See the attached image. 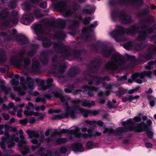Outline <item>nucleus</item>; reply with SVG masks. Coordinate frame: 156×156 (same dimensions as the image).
Wrapping results in <instances>:
<instances>
[{
	"mask_svg": "<svg viewBox=\"0 0 156 156\" xmlns=\"http://www.w3.org/2000/svg\"><path fill=\"white\" fill-rule=\"evenodd\" d=\"M156 54V45H153L150 47L146 54H140L139 55V60L144 63V60H149L152 59L154 55Z\"/></svg>",
	"mask_w": 156,
	"mask_h": 156,
	"instance_id": "obj_5",
	"label": "nucleus"
},
{
	"mask_svg": "<svg viewBox=\"0 0 156 156\" xmlns=\"http://www.w3.org/2000/svg\"><path fill=\"white\" fill-rule=\"evenodd\" d=\"M67 140V139L66 138H58L56 140L55 144L56 145H59L61 144H64Z\"/></svg>",
	"mask_w": 156,
	"mask_h": 156,
	"instance_id": "obj_34",
	"label": "nucleus"
},
{
	"mask_svg": "<svg viewBox=\"0 0 156 156\" xmlns=\"http://www.w3.org/2000/svg\"><path fill=\"white\" fill-rule=\"evenodd\" d=\"M147 23L146 21L144 20L140 22L139 26L135 25L127 29H125L124 27L119 25H116L115 29L109 32L107 34L108 37L111 38L116 39L120 38L125 33L128 34H133L136 32V30L139 28H143L145 27V25Z\"/></svg>",
	"mask_w": 156,
	"mask_h": 156,
	"instance_id": "obj_2",
	"label": "nucleus"
},
{
	"mask_svg": "<svg viewBox=\"0 0 156 156\" xmlns=\"http://www.w3.org/2000/svg\"><path fill=\"white\" fill-rule=\"evenodd\" d=\"M56 8L62 12H65V16H68L70 13L69 11L66 10L67 8L66 3L65 2H60L57 3L55 5Z\"/></svg>",
	"mask_w": 156,
	"mask_h": 156,
	"instance_id": "obj_10",
	"label": "nucleus"
},
{
	"mask_svg": "<svg viewBox=\"0 0 156 156\" xmlns=\"http://www.w3.org/2000/svg\"><path fill=\"white\" fill-rule=\"evenodd\" d=\"M48 92L53 95L54 97L59 98L61 101L63 103H65L66 101L68 100L66 98L63 96V91L61 90L50 89Z\"/></svg>",
	"mask_w": 156,
	"mask_h": 156,
	"instance_id": "obj_6",
	"label": "nucleus"
},
{
	"mask_svg": "<svg viewBox=\"0 0 156 156\" xmlns=\"http://www.w3.org/2000/svg\"><path fill=\"white\" fill-rule=\"evenodd\" d=\"M39 45L33 44L31 45V50L27 53V55L30 57H33L36 53V50L38 48Z\"/></svg>",
	"mask_w": 156,
	"mask_h": 156,
	"instance_id": "obj_21",
	"label": "nucleus"
},
{
	"mask_svg": "<svg viewBox=\"0 0 156 156\" xmlns=\"http://www.w3.org/2000/svg\"><path fill=\"white\" fill-rule=\"evenodd\" d=\"M58 133L59 134V135H61L62 134L65 133L75 134V131L73 129H72L69 130L67 129H63L61 131H58Z\"/></svg>",
	"mask_w": 156,
	"mask_h": 156,
	"instance_id": "obj_33",
	"label": "nucleus"
},
{
	"mask_svg": "<svg viewBox=\"0 0 156 156\" xmlns=\"http://www.w3.org/2000/svg\"><path fill=\"white\" fill-rule=\"evenodd\" d=\"M137 40L139 42V43H137V45L140 48H144L146 46V44L143 42L142 41V40Z\"/></svg>",
	"mask_w": 156,
	"mask_h": 156,
	"instance_id": "obj_47",
	"label": "nucleus"
},
{
	"mask_svg": "<svg viewBox=\"0 0 156 156\" xmlns=\"http://www.w3.org/2000/svg\"><path fill=\"white\" fill-rule=\"evenodd\" d=\"M28 122V120L27 119H21L19 121V123L22 126H24L27 125Z\"/></svg>",
	"mask_w": 156,
	"mask_h": 156,
	"instance_id": "obj_59",
	"label": "nucleus"
},
{
	"mask_svg": "<svg viewBox=\"0 0 156 156\" xmlns=\"http://www.w3.org/2000/svg\"><path fill=\"white\" fill-rule=\"evenodd\" d=\"M146 124L144 122H142L136 126V129H135V132L136 133H141L143 131H147V128H149L152 124V122L150 119H148Z\"/></svg>",
	"mask_w": 156,
	"mask_h": 156,
	"instance_id": "obj_7",
	"label": "nucleus"
},
{
	"mask_svg": "<svg viewBox=\"0 0 156 156\" xmlns=\"http://www.w3.org/2000/svg\"><path fill=\"white\" fill-rule=\"evenodd\" d=\"M134 125V122L133 121V120L131 119H127L126 121H123L122 122V125L124 126H126L129 127L131 125Z\"/></svg>",
	"mask_w": 156,
	"mask_h": 156,
	"instance_id": "obj_31",
	"label": "nucleus"
},
{
	"mask_svg": "<svg viewBox=\"0 0 156 156\" xmlns=\"http://www.w3.org/2000/svg\"><path fill=\"white\" fill-rule=\"evenodd\" d=\"M155 29H156V27H154V28H149L147 29V31L140 32L139 33V36L141 38L145 37V36H147L148 34H150Z\"/></svg>",
	"mask_w": 156,
	"mask_h": 156,
	"instance_id": "obj_25",
	"label": "nucleus"
},
{
	"mask_svg": "<svg viewBox=\"0 0 156 156\" xmlns=\"http://www.w3.org/2000/svg\"><path fill=\"white\" fill-rule=\"evenodd\" d=\"M101 63L100 61L99 60H94L91 63L89 66V68L90 70L92 69L98 68Z\"/></svg>",
	"mask_w": 156,
	"mask_h": 156,
	"instance_id": "obj_24",
	"label": "nucleus"
},
{
	"mask_svg": "<svg viewBox=\"0 0 156 156\" xmlns=\"http://www.w3.org/2000/svg\"><path fill=\"white\" fill-rule=\"evenodd\" d=\"M31 5L28 3H25L24 5V10L25 11H29L31 10Z\"/></svg>",
	"mask_w": 156,
	"mask_h": 156,
	"instance_id": "obj_55",
	"label": "nucleus"
},
{
	"mask_svg": "<svg viewBox=\"0 0 156 156\" xmlns=\"http://www.w3.org/2000/svg\"><path fill=\"white\" fill-rule=\"evenodd\" d=\"M80 112L82 113L83 116L85 118H87L88 115L90 116L96 115L99 114L100 112L99 111H93L91 110H86L82 108L80 109Z\"/></svg>",
	"mask_w": 156,
	"mask_h": 156,
	"instance_id": "obj_13",
	"label": "nucleus"
},
{
	"mask_svg": "<svg viewBox=\"0 0 156 156\" xmlns=\"http://www.w3.org/2000/svg\"><path fill=\"white\" fill-rule=\"evenodd\" d=\"M43 53L44 54V55L47 56L48 57V56L49 55H52L53 54V51L51 49H48L44 51Z\"/></svg>",
	"mask_w": 156,
	"mask_h": 156,
	"instance_id": "obj_53",
	"label": "nucleus"
},
{
	"mask_svg": "<svg viewBox=\"0 0 156 156\" xmlns=\"http://www.w3.org/2000/svg\"><path fill=\"white\" fill-rule=\"evenodd\" d=\"M71 146L72 149L74 151L83 152L84 150L82 144L80 143H74Z\"/></svg>",
	"mask_w": 156,
	"mask_h": 156,
	"instance_id": "obj_14",
	"label": "nucleus"
},
{
	"mask_svg": "<svg viewBox=\"0 0 156 156\" xmlns=\"http://www.w3.org/2000/svg\"><path fill=\"white\" fill-rule=\"evenodd\" d=\"M5 52L2 50H0V63L5 62L7 59V58L5 57Z\"/></svg>",
	"mask_w": 156,
	"mask_h": 156,
	"instance_id": "obj_30",
	"label": "nucleus"
},
{
	"mask_svg": "<svg viewBox=\"0 0 156 156\" xmlns=\"http://www.w3.org/2000/svg\"><path fill=\"white\" fill-rule=\"evenodd\" d=\"M34 20V17L32 14H24L21 17L20 22L23 24L28 25L31 23Z\"/></svg>",
	"mask_w": 156,
	"mask_h": 156,
	"instance_id": "obj_8",
	"label": "nucleus"
},
{
	"mask_svg": "<svg viewBox=\"0 0 156 156\" xmlns=\"http://www.w3.org/2000/svg\"><path fill=\"white\" fill-rule=\"evenodd\" d=\"M0 87L2 91L4 92L5 94H9V90H10V88H8L4 85H2L0 86Z\"/></svg>",
	"mask_w": 156,
	"mask_h": 156,
	"instance_id": "obj_52",
	"label": "nucleus"
},
{
	"mask_svg": "<svg viewBox=\"0 0 156 156\" xmlns=\"http://www.w3.org/2000/svg\"><path fill=\"white\" fill-rule=\"evenodd\" d=\"M95 105V103L93 100L91 101V102L89 100H85L82 104L83 106L89 107H90L91 106L94 105Z\"/></svg>",
	"mask_w": 156,
	"mask_h": 156,
	"instance_id": "obj_32",
	"label": "nucleus"
},
{
	"mask_svg": "<svg viewBox=\"0 0 156 156\" xmlns=\"http://www.w3.org/2000/svg\"><path fill=\"white\" fill-rule=\"evenodd\" d=\"M90 76L93 78L97 79L96 82L95 83V85L96 86H98L100 83H103V82L101 79V77L98 76H95L94 75L92 76Z\"/></svg>",
	"mask_w": 156,
	"mask_h": 156,
	"instance_id": "obj_39",
	"label": "nucleus"
},
{
	"mask_svg": "<svg viewBox=\"0 0 156 156\" xmlns=\"http://www.w3.org/2000/svg\"><path fill=\"white\" fill-rule=\"evenodd\" d=\"M111 59L117 65L122 63L124 62V57L118 52L112 55Z\"/></svg>",
	"mask_w": 156,
	"mask_h": 156,
	"instance_id": "obj_11",
	"label": "nucleus"
},
{
	"mask_svg": "<svg viewBox=\"0 0 156 156\" xmlns=\"http://www.w3.org/2000/svg\"><path fill=\"white\" fill-rule=\"evenodd\" d=\"M27 133L29 137L30 138H32L33 137L37 138L39 137V134L37 133L34 131L28 130L27 131Z\"/></svg>",
	"mask_w": 156,
	"mask_h": 156,
	"instance_id": "obj_28",
	"label": "nucleus"
},
{
	"mask_svg": "<svg viewBox=\"0 0 156 156\" xmlns=\"http://www.w3.org/2000/svg\"><path fill=\"white\" fill-rule=\"evenodd\" d=\"M4 136L2 138V141L6 142L7 140L10 139V136L9 134V132L7 130H6L4 132Z\"/></svg>",
	"mask_w": 156,
	"mask_h": 156,
	"instance_id": "obj_36",
	"label": "nucleus"
},
{
	"mask_svg": "<svg viewBox=\"0 0 156 156\" xmlns=\"http://www.w3.org/2000/svg\"><path fill=\"white\" fill-rule=\"evenodd\" d=\"M145 76H147L150 79L152 78V76L151 75L152 74V72L151 71H144Z\"/></svg>",
	"mask_w": 156,
	"mask_h": 156,
	"instance_id": "obj_63",
	"label": "nucleus"
},
{
	"mask_svg": "<svg viewBox=\"0 0 156 156\" xmlns=\"http://www.w3.org/2000/svg\"><path fill=\"white\" fill-rule=\"evenodd\" d=\"M95 9L94 8L90 6H88L83 9V13L85 14H90Z\"/></svg>",
	"mask_w": 156,
	"mask_h": 156,
	"instance_id": "obj_40",
	"label": "nucleus"
},
{
	"mask_svg": "<svg viewBox=\"0 0 156 156\" xmlns=\"http://www.w3.org/2000/svg\"><path fill=\"white\" fill-rule=\"evenodd\" d=\"M25 140H20L18 143V147L20 151L24 155H26L30 152V149L28 146L26 144Z\"/></svg>",
	"mask_w": 156,
	"mask_h": 156,
	"instance_id": "obj_9",
	"label": "nucleus"
},
{
	"mask_svg": "<svg viewBox=\"0 0 156 156\" xmlns=\"http://www.w3.org/2000/svg\"><path fill=\"white\" fill-rule=\"evenodd\" d=\"M155 62L153 61H152L149 62L148 63L147 65L145 67L146 69H150L151 68V67L154 65Z\"/></svg>",
	"mask_w": 156,
	"mask_h": 156,
	"instance_id": "obj_60",
	"label": "nucleus"
},
{
	"mask_svg": "<svg viewBox=\"0 0 156 156\" xmlns=\"http://www.w3.org/2000/svg\"><path fill=\"white\" fill-rule=\"evenodd\" d=\"M31 70L32 72H36L39 70V61L35 60L33 62Z\"/></svg>",
	"mask_w": 156,
	"mask_h": 156,
	"instance_id": "obj_26",
	"label": "nucleus"
},
{
	"mask_svg": "<svg viewBox=\"0 0 156 156\" xmlns=\"http://www.w3.org/2000/svg\"><path fill=\"white\" fill-rule=\"evenodd\" d=\"M24 114L29 116L34 115L35 116H39V113L37 112H34L33 111H25L24 112Z\"/></svg>",
	"mask_w": 156,
	"mask_h": 156,
	"instance_id": "obj_37",
	"label": "nucleus"
},
{
	"mask_svg": "<svg viewBox=\"0 0 156 156\" xmlns=\"http://www.w3.org/2000/svg\"><path fill=\"white\" fill-rule=\"evenodd\" d=\"M30 27L34 30V39H39V23L32 24Z\"/></svg>",
	"mask_w": 156,
	"mask_h": 156,
	"instance_id": "obj_17",
	"label": "nucleus"
},
{
	"mask_svg": "<svg viewBox=\"0 0 156 156\" xmlns=\"http://www.w3.org/2000/svg\"><path fill=\"white\" fill-rule=\"evenodd\" d=\"M57 65L53 64L51 65V67L49 70V72L51 74H55L56 73Z\"/></svg>",
	"mask_w": 156,
	"mask_h": 156,
	"instance_id": "obj_41",
	"label": "nucleus"
},
{
	"mask_svg": "<svg viewBox=\"0 0 156 156\" xmlns=\"http://www.w3.org/2000/svg\"><path fill=\"white\" fill-rule=\"evenodd\" d=\"M59 135L58 131H57V129H55L53 132L51 134L50 137H53L54 136H56L57 135Z\"/></svg>",
	"mask_w": 156,
	"mask_h": 156,
	"instance_id": "obj_62",
	"label": "nucleus"
},
{
	"mask_svg": "<svg viewBox=\"0 0 156 156\" xmlns=\"http://www.w3.org/2000/svg\"><path fill=\"white\" fill-rule=\"evenodd\" d=\"M70 97L67 98L68 100H70ZM72 103L76 105L73 106L72 107H70L69 106V103L68 100L66 101L64 104L66 106V111L65 113H62L60 114L54 115L51 118V119L52 120H56L57 119L60 120L63 119H66L68 118L69 115L72 119H75L76 116L75 115V112L79 110L80 112V109H81L79 107L78 104L82 102L81 100L77 99L73 100L71 101Z\"/></svg>",
	"mask_w": 156,
	"mask_h": 156,
	"instance_id": "obj_1",
	"label": "nucleus"
},
{
	"mask_svg": "<svg viewBox=\"0 0 156 156\" xmlns=\"http://www.w3.org/2000/svg\"><path fill=\"white\" fill-rule=\"evenodd\" d=\"M133 43L131 41H129L123 45V47L127 50H129L132 48Z\"/></svg>",
	"mask_w": 156,
	"mask_h": 156,
	"instance_id": "obj_35",
	"label": "nucleus"
},
{
	"mask_svg": "<svg viewBox=\"0 0 156 156\" xmlns=\"http://www.w3.org/2000/svg\"><path fill=\"white\" fill-rule=\"evenodd\" d=\"M90 47L95 52H100L105 58H109L113 54V50L110 47L99 41H97L95 44H91Z\"/></svg>",
	"mask_w": 156,
	"mask_h": 156,
	"instance_id": "obj_4",
	"label": "nucleus"
},
{
	"mask_svg": "<svg viewBox=\"0 0 156 156\" xmlns=\"http://www.w3.org/2000/svg\"><path fill=\"white\" fill-rule=\"evenodd\" d=\"M93 19V18L88 17L85 18L83 20V23L85 25L88 24L91 20Z\"/></svg>",
	"mask_w": 156,
	"mask_h": 156,
	"instance_id": "obj_57",
	"label": "nucleus"
},
{
	"mask_svg": "<svg viewBox=\"0 0 156 156\" xmlns=\"http://www.w3.org/2000/svg\"><path fill=\"white\" fill-rule=\"evenodd\" d=\"M105 68L108 70L115 71L118 69V66L115 62H108L105 65Z\"/></svg>",
	"mask_w": 156,
	"mask_h": 156,
	"instance_id": "obj_18",
	"label": "nucleus"
},
{
	"mask_svg": "<svg viewBox=\"0 0 156 156\" xmlns=\"http://www.w3.org/2000/svg\"><path fill=\"white\" fill-rule=\"evenodd\" d=\"M119 129V128L116 129L115 131L112 128H106L105 129L103 133H108V134H113L114 133H115L118 136V138L119 139H121L123 137L122 134L121 133H117L116 131Z\"/></svg>",
	"mask_w": 156,
	"mask_h": 156,
	"instance_id": "obj_15",
	"label": "nucleus"
},
{
	"mask_svg": "<svg viewBox=\"0 0 156 156\" xmlns=\"http://www.w3.org/2000/svg\"><path fill=\"white\" fill-rule=\"evenodd\" d=\"M23 60V57H20V58H17L16 57L13 56L11 57L10 59L11 62L18 67L21 66Z\"/></svg>",
	"mask_w": 156,
	"mask_h": 156,
	"instance_id": "obj_20",
	"label": "nucleus"
},
{
	"mask_svg": "<svg viewBox=\"0 0 156 156\" xmlns=\"http://www.w3.org/2000/svg\"><path fill=\"white\" fill-rule=\"evenodd\" d=\"M129 2L132 3L133 5H140L143 3L142 0H128Z\"/></svg>",
	"mask_w": 156,
	"mask_h": 156,
	"instance_id": "obj_44",
	"label": "nucleus"
},
{
	"mask_svg": "<svg viewBox=\"0 0 156 156\" xmlns=\"http://www.w3.org/2000/svg\"><path fill=\"white\" fill-rule=\"evenodd\" d=\"M9 13L8 10L5 9L0 13V20H2L6 19L8 16Z\"/></svg>",
	"mask_w": 156,
	"mask_h": 156,
	"instance_id": "obj_27",
	"label": "nucleus"
},
{
	"mask_svg": "<svg viewBox=\"0 0 156 156\" xmlns=\"http://www.w3.org/2000/svg\"><path fill=\"white\" fill-rule=\"evenodd\" d=\"M66 68L65 65H61L58 68V72L62 73H63L65 72V69Z\"/></svg>",
	"mask_w": 156,
	"mask_h": 156,
	"instance_id": "obj_56",
	"label": "nucleus"
},
{
	"mask_svg": "<svg viewBox=\"0 0 156 156\" xmlns=\"http://www.w3.org/2000/svg\"><path fill=\"white\" fill-rule=\"evenodd\" d=\"M86 146L89 149H92L94 147L95 145L93 142L91 141H88L86 144Z\"/></svg>",
	"mask_w": 156,
	"mask_h": 156,
	"instance_id": "obj_48",
	"label": "nucleus"
},
{
	"mask_svg": "<svg viewBox=\"0 0 156 156\" xmlns=\"http://www.w3.org/2000/svg\"><path fill=\"white\" fill-rule=\"evenodd\" d=\"M126 60L130 62H133L136 61L135 57L134 56H131L127 54V56L126 57Z\"/></svg>",
	"mask_w": 156,
	"mask_h": 156,
	"instance_id": "obj_46",
	"label": "nucleus"
},
{
	"mask_svg": "<svg viewBox=\"0 0 156 156\" xmlns=\"http://www.w3.org/2000/svg\"><path fill=\"white\" fill-rule=\"evenodd\" d=\"M40 61H42V63L44 65H47L48 62V56H47L44 55L43 60H41V59L40 57Z\"/></svg>",
	"mask_w": 156,
	"mask_h": 156,
	"instance_id": "obj_51",
	"label": "nucleus"
},
{
	"mask_svg": "<svg viewBox=\"0 0 156 156\" xmlns=\"http://www.w3.org/2000/svg\"><path fill=\"white\" fill-rule=\"evenodd\" d=\"M16 88H17V89H16L15 87H13V88L15 90H18L19 92V94L20 95H24L26 94V92H25L24 90H22V89H18V88L16 87Z\"/></svg>",
	"mask_w": 156,
	"mask_h": 156,
	"instance_id": "obj_61",
	"label": "nucleus"
},
{
	"mask_svg": "<svg viewBox=\"0 0 156 156\" xmlns=\"http://www.w3.org/2000/svg\"><path fill=\"white\" fill-rule=\"evenodd\" d=\"M16 0H10L8 3V6L11 9H13L16 7Z\"/></svg>",
	"mask_w": 156,
	"mask_h": 156,
	"instance_id": "obj_38",
	"label": "nucleus"
},
{
	"mask_svg": "<svg viewBox=\"0 0 156 156\" xmlns=\"http://www.w3.org/2000/svg\"><path fill=\"white\" fill-rule=\"evenodd\" d=\"M53 47L56 52L61 54L60 57L63 59L70 57L79 58L81 57L82 51L81 49H74L72 51L69 48H66V46L61 43H55Z\"/></svg>",
	"mask_w": 156,
	"mask_h": 156,
	"instance_id": "obj_3",
	"label": "nucleus"
},
{
	"mask_svg": "<svg viewBox=\"0 0 156 156\" xmlns=\"http://www.w3.org/2000/svg\"><path fill=\"white\" fill-rule=\"evenodd\" d=\"M23 62L25 68H27L30 63V59L28 57L25 58L23 59Z\"/></svg>",
	"mask_w": 156,
	"mask_h": 156,
	"instance_id": "obj_45",
	"label": "nucleus"
},
{
	"mask_svg": "<svg viewBox=\"0 0 156 156\" xmlns=\"http://www.w3.org/2000/svg\"><path fill=\"white\" fill-rule=\"evenodd\" d=\"M136 127L134 126L133 125L130 126L129 127L125 126L123 127H119V129L117 130V133H125L127 132H131L134 131L135 132V129H136Z\"/></svg>",
	"mask_w": 156,
	"mask_h": 156,
	"instance_id": "obj_16",
	"label": "nucleus"
},
{
	"mask_svg": "<svg viewBox=\"0 0 156 156\" xmlns=\"http://www.w3.org/2000/svg\"><path fill=\"white\" fill-rule=\"evenodd\" d=\"M8 144L7 147L8 148H12L15 145V143L13 140L11 139H9L7 140L6 142Z\"/></svg>",
	"mask_w": 156,
	"mask_h": 156,
	"instance_id": "obj_50",
	"label": "nucleus"
},
{
	"mask_svg": "<svg viewBox=\"0 0 156 156\" xmlns=\"http://www.w3.org/2000/svg\"><path fill=\"white\" fill-rule=\"evenodd\" d=\"M79 72V70L76 67H72L69 70V75L70 77L76 76Z\"/></svg>",
	"mask_w": 156,
	"mask_h": 156,
	"instance_id": "obj_23",
	"label": "nucleus"
},
{
	"mask_svg": "<svg viewBox=\"0 0 156 156\" xmlns=\"http://www.w3.org/2000/svg\"><path fill=\"white\" fill-rule=\"evenodd\" d=\"M120 21L123 23H130L131 21V17L125 14H122L119 16Z\"/></svg>",
	"mask_w": 156,
	"mask_h": 156,
	"instance_id": "obj_22",
	"label": "nucleus"
},
{
	"mask_svg": "<svg viewBox=\"0 0 156 156\" xmlns=\"http://www.w3.org/2000/svg\"><path fill=\"white\" fill-rule=\"evenodd\" d=\"M51 40H40L42 42V44L44 48H48L50 47L52 45V42Z\"/></svg>",
	"mask_w": 156,
	"mask_h": 156,
	"instance_id": "obj_29",
	"label": "nucleus"
},
{
	"mask_svg": "<svg viewBox=\"0 0 156 156\" xmlns=\"http://www.w3.org/2000/svg\"><path fill=\"white\" fill-rule=\"evenodd\" d=\"M141 118L139 116H137L134 117L133 119V121L134 122V125L135 122H139L141 120Z\"/></svg>",
	"mask_w": 156,
	"mask_h": 156,
	"instance_id": "obj_64",
	"label": "nucleus"
},
{
	"mask_svg": "<svg viewBox=\"0 0 156 156\" xmlns=\"http://www.w3.org/2000/svg\"><path fill=\"white\" fill-rule=\"evenodd\" d=\"M12 35H14L15 39H28L27 36L24 34H16L17 31L16 29H13L12 30Z\"/></svg>",
	"mask_w": 156,
	"mask_h": 156,
	"instance_id": "obj_19",
	"label": "nucleus"
},
{
	"mask_svg": "<svg viewBox=\"0 0 156 156\" xmlns=\"http://www.w3.org/2000/svg\"><path fill=\"white\" fill-rule=\"evenodd\" d=\"M20 83L21 85L23 87H26L27 82L23 77H21L20 78Z\"/></svg>",
	"mask_w": 156,
	"mask_h": 156,
	"instance_id": "obj_58",
	"label": "nucleus"
},
{
	"mask_svg": "<svg viewBox=\"0 0 156 156\" xmlns=\"http://www.w3.org/2000/svg\"><path fill=\"white\" fill-rule=\"evenodd\" d=\"M67 151V148L66 147H62L59 149V151L61 154H65Z\"/></svg>",
	"mask_w": 156,
	"mask_h": 156,
	"instance_id": "obj_54",
	"label": "nucleus"
},
{
	"mask_svg": "<svg viewBox=\"0 0 156 156\" xmlns=\"http://www.w3.org/2000/svg\"><path fill=\"white\" fill-rule=\"evenodd\" d=\"M146 132V134L147 136L150 139H152L154 137V133L152 131L149 130L148 128H147V131H145Z\"/></svg>",
	"mask_w": 156,
	"mask_h": 156,
	"instance_id": "obj_49",
	"label": "nucleus"
},
{
	"mask_svg": "<svg viewBox=\"0 0 156 156\" xmlns=\"http://www.w3.org/2000/svg\"><path fill=\"white\" fill-rule=\"evenodd\" d=\"M3 20L1 23L3 27H9L10 26V21L9 20L5 19Z\"/></svg>",
	"mask_w": 156,
	"mask_h": 156,
	"instance_id": "obj_42",
	"label": "nucleus"
},
{
	"mask_svg": "<svg viewBox=\"0 0 156 156\" xmlns=\"http://www.w3.org/2000/svg\"><path fill=\"white\" fill-rule=\"evenodd\" d=\"M43 81V80L40 79V90H45L47 89H50L52 85L53 80L51 78L48 79L46 81L47 85L41 84Z\"/></svg>",
	"mask_w": 156,
	"mask_h": 156,
	"instance_id": "obj_12",
	"label": "nucleus"
},
{
	"mask_svg": "<svg viewBox=\"0 0 156 156\" xmlns=\"http://www.w3.org/2000/svg\"><path fill=\"white\" fill-rule=\"evenodd\" d=\"M34 84V83L33 81L29 82L27 83V84H26V87H24L27 88L28 89L31 90L33 89Z\"/></svg>",
	"mask_w": 156,
	"mask_h": 156,
	"instance_id": "obj_43",
	"label": "nucleus"
}]
</instances>
